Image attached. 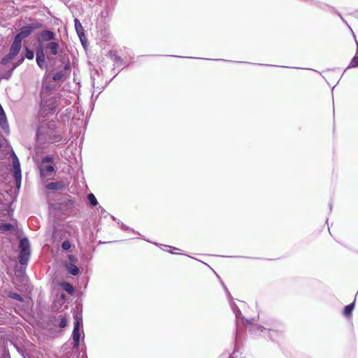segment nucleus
<instances>
[{
    "label": "nucleus",
    "mask_w": 358,
    "mask_h": 358,
    "mask_svg": "<svg viewBox=\"0 0 358 358\" xmlns=\"http://www.w3.org/2000/svg\"><path fill=\"white\" fill-rule=\"evenodd\" d=\"M117 224L120 227V228L123 230V231H128V230H131L134 233H136V234H139L138 232L137 231H135L134 229L129 228V227H127V225H125L123 222H120V220L117 221Z\"/></svg>",
    "instance_id": "nucleus-30"
},
{
    "label": "nucleus",
    "mask_w": 358,
    "mask_h": 358,
    "mask_svg": "<svg viewBox=\"0 0 358 358\" xmlns=\"http://www.w3.org/2000/svg\"><path fill=\"white\" fill-rule=\"evenodd\" d=\"M8 358H10V357H8Z\"/></svg>",
    "instance_id": "nucleus-49"
},
{
    "label": "nucleus",
    "mask_w": 358,
    "mask_h": 358,
    "mask_svg": "<svg viewBox=\"0 0 358 358\" xmlns=\"http://www.w3.org/2000/svg\"><path fill=\"white\" fill-rule=\"evenodd\" d=\"M166 247H169V248H171V246H169V245H166ZM171 248H173V250H177L178 248H174V247H171Z\"/></svg>",
    "instance_id": "nucleus-41"
},
{
    "label": "nucleus",
    "mask_w": 358,
    "mask_h": 358,
    "mask_svg": "<svg viewBox=\"0 0 358 358\" xmlns=\"http://www.w3.org/2000/svg\"><path fill=\"white\" fill-rule=\"evenodd\" d=\"M60 204H61V206H65L67 209H70L73 207L74 201L71 199H66Z\"/></svg>",
    "instance_id": "nucleus-28"
},
{
    "label": "nucleus",
    "mask_w": 358,
    "mask_h": 358,
    "mask_svg": "<svg viewBox=\"0 0 358 358\" xmlns=\"http://www.w3.org/2000/svg\"><path fill=\"white\" fill-rule=\"evenodd\" d=\"M80 329H73L72 332V339L73 341V348L77 349L80 342Z\"/></svg>",
    "instance_id": "nucleus-14"
},
{
    "label": "nucleus",
    "mask_w": 358,
    "mask_h": 358,
    "mask_svg": "<svg viewBox=\"0 0 358 358\" xmlns=\"http://www.w3.org/2000/svg\"><path fill=\"white\" fill-rule=\"evenodd\" d=\"M15 70V69H13V67L8 70V71H6L4 75L2 76L3 78L4 79H8L10 78V77L11 76L13 71Z\"/></svg>",
    "instance_id": "nucleus-35"
},
{
    "label": "nucleus",
    "mask_w": 358,
    "mask_h": 358,
    "mask_svg": "<svg viewBox=\"0 0 358 358\" xmlns=\"http://www.w3.org/2000/svg\"><path fill=\"white\" fill-rule=\"evenodd\" d=\"M24 60V57H23V56L21 57L15 63H13V68L15 69L17 66H19L21 64L23 63Z\"/></svg>",
    "instance_id": "nucleus-34"
},
{
    "label": "nucleus",
    "mask_w": 358,
    "mask_h": 358,
    "mask_svg": "<svg viewBox=\"0 0 358 358\" xmlns=\"http://www.w3.org/2000/svg\"><path fill=\"white\" fill-rule=\"evenodd\" d=\"M7 296L8 298H10V299L17 300V301H18L20 302H23L24 301L23 297L20 294L17 293V292H7Z\"/></svg>",
    "instance_id": "nucleus-23"
},
{
    "label": "nucleus",
    "mask_w": 358,
    "mask_h": 358,
    "mask_svg": "<svg viewBox=\"0 0 358 358\" xmlns=\"http://www.w3.org/2000/svg\"><path fill=\"white\" fill-rule=\"evenodd\" d=\"M62 250L66 251L69 250L71 248V243L69 241H64L62 243Z\"/></svg>",
    "instance_id": "nucleus-33"
},
{
    "label": "nucleus",
    "mask_w": 358,
    "mask_h": 358,
    "mask_svg": "<svg viewBox=\"0 0 358 358\" xmlns=\"http://www.w3.org/2000/svg\"><path fill=\"white\" fill-rule=\"evenodd\" d=\"M170 253H172V254H174L175 252H173V251H169Z\"/></svg>",
    "instance_id": "nucleus-47"
},
{
    "label": "nucleus",
    "mask_w": 358,
    "mask_h": 358,
    "mask_svg": "<svg viewBox=\"0 0 358 358\" xmlns=\"http://www.w3.org/2000/svg\"><path fill=\"white\" fill-rule=\"evenodd\" d=\"M110 55L116 65L120 66L124 65V60L120 56L116 54H112L111 52L110 53Z\"/></svg>",
    "instance_id": "nucleus-24"
},
{
    "label": "nucleus",
    "mask_w": 358,
    "mask_h": 358,
    "mask_svg": "<svg viewBox=\"0 0 358 358\" xmlns=\"http://www.w3.org/2000/svg\"><path fill=\"white\" fill-rule=\"evenodd\" d=\"M23 57L31 60L34 57V52L33 50L29 48V47H24V51H23Z\"/></svg>",
    "instance_id": "nucleus-22"
},
{
    "label": "nucleus",
    "mask_w": 358,
    "mask_h": 358,
    "mask_svg": "<svg viewBox=\"0 0 358 358\" xmlns=\"http://www.w3.org/2000/svg\"><path fill=\"white\" fill-rule=\"evenodd\" d=\"M13 168V177L16 185H20L22 180L20 163L18 157L12 159Z\"/></svg>",
    "instance_id": "nucleus-11"
},
{
    "label": "nucleus",
    "mask_w": 358,
    "mask_h": 358,
    "mask_svg": "<svg viewBox=\"0 0 358 358\" xmlns=\"http://www.w3.org/2000/svg\"><path fill=\"white\" fill-rule=\"evenodd\" d=\"M55 89V86L52 84L43 85L41 90V95L43 97L46 96H49L51 94L52 92Z\"/></svg>",
    "instance_id": "nucleus-15"
},
{
    "label": "nucleus",
    "mask_w": 358,
    "mask_h": 358,
    "mask_svg": "<svg viewBox=\"0 0 358 358\" xmlns=\"http://www.w3.org/2000/svg\"><path fill=\"white\" fill-rule=\"evenodd\" d=\"M221 60L224 61V62H234V61H231V60H226V59H221Z\"/></svg>",
    "instance_id": "nucleus-39"
},
{
    "label": "nucleus",
    "mask_w": 358,
    "mask_h": 358,
    "mask_svg": "<svg viewBox=\"0 0 358 358\" xmlns=\"http://www.w3.org/2000/svg\"><path fill=\"white\" fill-rule=\"evenodd\" d=\"M74 26H75L76 31L80 39V41L83 44V41L82 36H84V29H83V27L80 22L77 18L74 19Z\"/></svg>",
    "instance_id": "nucleus-16"
},
{
    "label": "nucleus",
    "mask_w": 358,
    "mask_h": 358,
    "mask_svg": "<svg viewBox=\"0 0 358 358\" xmlns=\"http://www.w3.org/2000/svg\"><path fill=\"white\" fill-rule=\"evenodd\" d=\"M66 268L68 273L73 276H76L80 273V268L73 264L70 263L66 264Z\"/></svg>",
    "instance_id": "nucleus-18"
},
{
    "label": "nucleus",
    "mask_w": 358,
    "mask_h": 358,
    "mask_svg": "<svg viewBox=\"0 0 358 358\" xmlns=\"http://www.w3.org/2000/svg\"><path fill=\"white\" fill-rule=\"evenodd\" d=\"M21 48L22 42L14 38L11 43L8 53L1 59V64L2 65H6L10 62L19 54Z\"/></svg>",
    "instance_id": "nucleus-6"
},
{
    "label": "nucleus",
    "mask_w": 358,
    "mask_h": 358,
    "mask_svg": "<svg viewBox=\"0 0 358 358\" xmlns=\"http://www.w3.org/2000/svg\"><path fill=\"white\" fill-rule=\"evenodd\" d=\"M39 170L41 176L46 178L50 176L52 173L55 171V169L53 165L49 164L45 166L40 167Z\"/></svg>",
    "instance_id": "nucleus-13"
},
{
    "label": "nucleus",
    "mask_w": 358,
    "mask_h": 358,
    "mask_svg": "<svg viewBox=\"0 0 358 358\" xmlns=\"http://www.w3.org/2000/svg\"><path fill=\"white\" fill-rule=\"evenodd\" d=\"M57 39L56 34L50 29L42 30L37 37L38 45H45Z\"/></svg>",
    "instance_id": "nucleus-8"
},
{
    "label": "nucleus",
    "mask_w": 358,
    "mask_h": 358,
    "mask_svg": "<svg viewBox=\"0 0 358 358\" xmlns=\"http://www.w3.org/2000/svg\"><path fill=\"white\" fill-rule=\"evenodd\" d=\"M18 262L20 267L15 268V273L17 278H24L26 267L31 257V245L27 237H23L20 240Z\"/></svg>",
    "instance_id": "nucleus-2"
},
{
    "label": "nucleus",
    "mask_w": 358,
    "mask_h": 358,
    "mask_svg": "<svg viewBox=\"0 0 358 358\" xmlns=\"http://www.w3.org/2000/svg\"><path fill=\"white\" fill-rule=\"evenodd\" d=\"M249 331L251 334H259L265 332L266 336L271 341L281 336L285 332V327L280 324H274L272 325H266L264 327L257 324H251L249 327Z\"/></svg>",
    "instance_id": "nucleus-3"
},
{
    "label": "nucleus",
    "mask_w": 358,
    "mask_h": 358,
    "mask_svg": "<svg viewBox=\"0 0 358 358\" xmlns=\"http://www.w3.org/2000/svg\"><path fill=\"white\" fill-rule=\"evenodd\" d=\"M97 210H98L99 213L101 215H103V213H106L105 209L101 206H99Z\"/></svg>",
    "instance_id": "nucleus-36"
},
{
    "label": "nucleus",
    "mask_w": 358,
    "mask_h": 358,
    "mask_svg": "<svg viewBox=\"0 0 358 358\" xmlns=\"http://www.w3.org/2000/svg\"><path fill=\"white\" fill-rule=\"evenodd\" d=\"M223 286H224V289L226 291L227 296H228L229 299L230 300V306H231V310H232L233 313H234V315L236 316V318L237 321L239 319H241L243 324L244 326H247L248 324H250V321L248 319H245L242 315V313H241V310L239 309L238 306L232 301V296H231V294L229 293V292L228 291V289H227L226 286L224 285H223Z\"/></svg>",
    "instance_id": "nucleus-9"
},
{
    "label": "nucleus",
    "mask_w": 358,
    "mask_h": 358,
    "mask_svg": "<svg viewBox=\"0 0 358 358\" xmlns=\"http://www.w3.org/2000/svg\"><path fill=\"white\" fill-rule=\"evenodd\" d=\"M311 2H313V3H314V4L317 5V6H320L318 5V3H315V2H314V1H313V0H311Z\"/></svg>",
    "instance_id": "nucleus-42"
},
{
    "label": "nucleus",
    "mask_w": 358,
    "mask_h": 358,
    "mask_svg": "<svg viewBox=\"0 0 358 358\" xmlns=\"http://www.w3.org/2000/svg\"><path fill=\"white\" fill-rule=\"evenodd\" d=\"M15 229V226L11 223L1 222L0 223V231L4 233L6 231H11Z\"/></svg>",
    "instance_id": "nucleus-20"
},
{
    "label": "nucleus",
    "mask_w": 358,
    "mask_h": 358,
    "mask_svg": "<svg viewBox=\"0 0 358 358\" xmlns=\"http://www.w3.org/2000/svg\"><path fill=\"white\" fill-rule=\"evenodd\" d=\"M36 141L38 144L59 143L62 140V131L55 121L41 124L36 131Z\"/></svg>",
    "instance_id": "nucleus-1"
},
{
    "label": "nucleus",
    "mask_w": 358,
    "mask_h": 358,
    "mask_svg": "<svg viewBox=\"0 0 358 358\" xmlns=\"http://www.w3.org/2000/svg\"><path fill=\"white\" fill-rule=\"evenodd\" d=\"M36 62L40 69H44L47 68L45 52L42 47L38 46L36 50Z\"/></svg>",
    "instance_id": "nucleus-10"
},
{
    "label": "nucleus",
    "mask_w": 358,
    "mask_h": 358,
    "mask_svg": "<svg viewBox=\"0 0 358 358\" xmlns=\"http://www.w3.org/2000/svg\"><path fill=\"white\" fill-rule=\"evenodd\" d=\"M74 320L73 329H80V327L83 325L82 317H80L76 315L74 316Z\"/></svg>",
    "instance_id": "nucleus-27"
},
{
    "label": "nucleus",
    "mask_w": 358,
    "mask_h": 358,
    "mask_svg": "<svg viewBox=\"0 0 358 358\" xmlns=\"http://www.w3.org/2000/svg\"><path fill=\"white\" fill-rule=\"evenodd\" d=\"M64 68L65 70H69L71 69L70 63L67 62L66 64H65Z\"/></svg>",
    "instance_id": "nucleus-37"
},
{
    "label": "nucleus",
    "mask_w": 358,
    "mask_h": 358,
    "mask_svg": "<svg viewBox=\"0 0 358 358\" xmlns=\"http://www.w3.org/2000/svg\"><path fill=\"white\" fill-rule=\"evenodd\" d=\"M10 157L12 158V159L17 158L16 154L15 153V152L13 150H11Z\"/></svg>",
    "instance_id": "nucleus-38"
},
{
    "label": "nucleus",
    "mask_w": 358,
    "mask_h": 358,
    "mask_svg": "<svg viewBox=\"0 0 358 358\" xmlns=\"http://www.w3.org/2000/svg\"><path fill=\"white\" fill-rule=\"evenodd\" d=\"M92 86L94 87V82L92 83Z\"/></svg>",
    "instance_id": "nucleus-48"
},
{
    "label": "nucleus",
    "mask_w": 358,
    "mask_h": 358,
    "mask_svg": "<svg viewBox=\"0 0 358 358\" xmlns=\"http://www.w3.org/2000/svg\"><path fill=\"white\" fill-rule=\"evenodd\" d=\"M258 65H260V66H263L264 64H257ZM265 66H269L268 64H264Z\"/></svg>",
    "instance_id": "nucleus-44"
},
{
    "label": "nucleus",
    "mask_w": 358,
    "mask_h": 358,
    "mask_svg": "<svg viewBox=\"0 0 358 358\" xmlns=\"http://www.w3.org/2000/svg\"><path fill=\"white\" fill-rule=\"evenodd\" d=\"M38 47H42L43 48V51L47 54V59L51 61L52 59L51 56H57L59 54V40L57 39L56 41H52L50 43H48L45 45H38Z\"/></svg>",
    "instance_id": "nucleus-7"
},
{
    "label": "nucleus",
    "mask_w": 358,
    "mask_h": 358,
    "mask_svg": "<svg viewBox=\"0 0 358 358\" xmlns=\"http://www.w3.org/2000/svg\"><path fill=\"white\" fill-rule=\"evenodd\" d=\"M339 16L341 17L342 20H343V21H344V22L346 23V22L344 20V18H343V17L341 16V15H339Z\"/></svg>",
    "instance_id": "nucleus-45"
},
{
    "label": "nucleus",
    "mask_w": 358,
    "mask_h": 358,
    "mask_svg": "<svg viewBox=\"0 0 358 358\" xmlns=\"http://www.w3.org/2000/svg\"><path fill=\"white\" fill-rule=\"evenodd\" d=\"M87 200L92 206H96L99 205L98 201L94 194L90 193L87 195Z\"/></svg>",
    "instance_id": "nucleus-26"
},
{
    "label": "nucleus",
    "mask_w": 358,
    "mask_h": 358,
    "mask_svg": "<svg viewBox=\"0 0 358 358\" xmlns=\"http://www.w3.org/2000/svg\"><path fill=\"white\" fill-rule=\"evenodd\" d=\"M355 300H354L353 302H352L351 303H350L344 307L343 311V315L345 317H350L352 315V311L355 308Z\"/></svg>",
    "instance_id": "nucleus-19"
},
{
    "label": "nucleus",
    "mask_w": 358,
    "mask_h": 358,
    "mask_svg": "<svg viewBox=\"0 0 358 358\" xmlns=\"http://www.w3.org/2000/svg\"><path fill=\"white\" fill-rule=\"evenodd\" d=\"M59 317L60 318V321H59V322L58 324V326L60 328L66 327L67 326V324H68L66 318L64 316H63V315H59Z\"/></svg>",
    "instance_id": "nucleus-31"
},
{
    "label": "nucleus",
    "mask_w": 358,
    "mask_h": 358,
    "mask_svg": "<svg viewBox=\"0 0 358 358\" xmlns=\"http://www.w3.org/2000/svg\"><path fill=\"white\" fill-rule=\"evenodd\" d=\"M111 218H112L114 221H116V220H117L116 217H115L113 215H111Z\"/></svg>",
    "instance_id": "nucleus-40"
},
{
    "label": "nucleus",
    "mask_w": 358,
    "mask_h": 358,
    "mask_svg": "<svg viewBox=\"0 0 358 358\" xmlns=\"http://www.w3.org/2000/svg\"><path fill=\"white\" fill-rule=\"evenodd\" d=\"M43 26V24L41 21L35 20L31 23L23 26L14 38L22 42L24 38L29 37L33 31L42 28Z\"/></svg>",
    "instance_id": "nucleus-5"
},
{
    "label": "nucleus",
    "mask_w": 358,
    "mask_h": 358,
    "mask_svg": "<svg viewBox=\"0 0 358 358\" xmlns=\"http://www.w3.org/2000/svg\"><path fill=\"white\" fill-rule=\"evenodd\" d=\"M356 43H357L356 54L353 57V58L351 59L350 63L348 65V66L347 67V69L358 67V42L356 41Z\"/></svg>",
    "instance_id": "nucleus-21"
},
{
    "label": "nucleus",
    "mask_w": 358,
    "mask_h": 358,
    "mask_svg": "<svg viewBox=\"0 0 358 358\" xmlns=\"http://www.w3.org/2000/svg\"><path fill=\"white\" fill-rule=\"evenodd\" d=\"M66 184L62 180H58L56 182H49L45 185L46 189L54 190V191H58V190H62L66 188Z\"/></svg>",
    "instance_id": "nucleus-12"
},
{
    "label": "nucleus",
    "mask_w": 358,
    "mask_h": 358,
    "mask_svg": "<svg viewBox=\"0 0 358 358\" xmlns=\"http://www.w3.org/2000/svg\"><path fill=\"white\" fill-rule=\"evenodd\" d=\"M2 145H3L2 142H1V141L0 140V149L2 148Z\"/></svg>",
    "instance_id": "nucleus-43"
},
{
    "label": "nucleus",
    "mask_w": 358,
    "mask_h": 358,
    "mask_svg": "<svg viewBox=\"0 0 358 358\" xmlns=\"http://www.w3.org/2000/svg\"><path fill=\"white\" fill-rule=\"evenodd\" d=\"M62 288L69 294H72L74 292V288L71 284L68 282L62 283Z\"/></svg>",
    "instance_id": "nucleus-25"
},
{
    "label": "nucleus",
    "mask_w": 358,
    "mask_h": 358,
    "mask_svg": "<svg viewBox=\"0 0 358 358\" xmlns=\"http://www.w3.org/2000/svg\"><path fill=\"white\" fill-rule=\"evenodd\" d=\"M60 96L55 95L50 99H46L45 97L41 99V112L45 115H52L55 113L56 109L59 103Z\"/></svg>",
    "instance_id": "nucleus-4"
},
{
    "label": "nucleus",
    "mask_w": 358,
    "mask_h": 358,
    "mask_svg": "<svg viewBox=\"0 0 358 358\" xmlns=\"http://www.w3.org/2000/svg\"><path fill=\"white\" fill-rule=\"evenodd\" d=\"M54 158L52 155H46L43 157L41 162L43 164L44 163H51L53 162Z\"/></svg>",
    "instance_id": "nucleus-32"
},
{
    "label": "nucleus",
    "mask_w": 358,
    "mask_h": 358,
    "mask_svg": "<svg viewBox=\"0 0 358 358\" xmlns=\"http://www.w3.org/2000/svg\"><path fill=\"white\" fill-rule=\"evenodd\" d=\"M329 208H330V210H331V203L329 204Z\"/></svg>",
    "instance_id": "nucleus-46"
},
{
    "label": "nucleus",
    "mask_w": 358,
    "mask_h": 358,
    "mask_svg": "<svg viewBox=\"0 0 358 358\" xmlns=\"http://www.w3.org/2000/svg\"><path fill=\"white\" fill-rule=\"evenodd\" d=\"M64 77V73L62 71H58L55 73L52 76L53 81H59L63 79Z\"/></svg>",
    "instance_id": "nucleus-29"
},
{
    "label": "nucleus",
    "mask_w": 358,
    "mask_h": 358,
    "mask_svg": "<svg viewBox=\"0 0 358 358\" xmlns=\"http://www.w3.org/2000/svg\"><path fill=\"white\" fill-rule=\"evenodd\" d=\"M238 338H239V330L238 329V327H237L236 328V334H235V341H234L235 348H234V350L232 352V354L229 356V358H241V356H240L239 352L237 350V345H238Z\"/></svg>",
    "instance_id": "nucleus-17"
}]
</instances>
